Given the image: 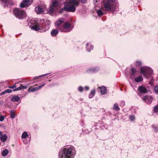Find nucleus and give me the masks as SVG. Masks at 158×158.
I'll use <instances>...</instances> for the list:
<instances>
[{"label": "nucleus", "instance_id": "nucleus-1", "mask_svg": "<svg viewBox=\"0 0 158 158\" xmlns=\"http://www.w3.org/2000/svg\"><path fill=\"white\" fill-rule=\"evenodd\" d=\"M76 153L74 147L71 146L61 149L59 152V158H73Z\"/></svg>", "mask_w": 158, "mask_h": 158}, {"label": "nucleus", "instance_id": "nucleus-2", "mask_svg": "<svg viewBox=\"0 0 158 158\" xmlns=\"http://www.w3.org/2000/svg\"><path fill=\"white\" fill-rule=\"evenodd\" d=\"M79 2L77 0H66L65 3L67 5L64 6V9L66 11L74 12Z\"/></svg>", "mask_w": 158, "mask_h": 158}, {"label": "nucleus", "instance_id": "nucleus-3", "mask_svg": "<svg viewBox=\"0 0 158 158\" xmlns=\"http://www.w3.org/2000/svg\"><path fill=\"white\" fill-rule=\"evenodd\" d=\"M103 5L107 11H112L116 10L117 6L116 0H103Z\"/></svg>", "mask_w": 158, "mask_h": 158}, {"label": "nucleus", "instance_id": "nucleus-4", "mask_svg": "<svg viewBox=\"0 0 158 158\" xmlns=\"http://www.w3.org/2000/svg\"><path fill=\"white\" fill-rule=\"evenodd\" d=\"M59 4L56 0L53 1L48 10V12L51 15H52L53 13H56L58 12L57 10L60 8Z\"/></svg>", "mask_w": 158, "mask_h": 158}, {"label": "nucleus", "instance_id": "nucleus-5", "mask_svg": "<svg viewBox=\"0 0 158 158\" xmlns=\"http://www.w3.org/2000/svg\"><path fill=\"white\" fill-rule=\"evenodd\" d=\"M13 13L15 16L19 19H22L26 17V13L25 11L20 8H16L13 10Z\"/></svg>", "mask_w": 158, "mask_h": 158}, {"label": "nucleus", "instance_id": "nucleus-6", "mask_svg": "<svg viewBox=\"0 0 158 158\" xmlns=\"http://www.w3.org/2000/svg\"><path fill=\"white\" fill-rule=\"evenodd\" d=\"M57 28L61 31L64 32H69L72 29L71 25L68 22L64 23L63 25L59 26L57 27Z\"/></svg>", "mask_w": 158, "mask_h": 158}, {"label": "nucleus", "instance_id": "nucleus-7", "mask_svg": "<svg viewBox=\"0 0 158 158\" xmlns=\"http://www.w3.org/2000/svg\"><path fill=\"white\" fill-rule=\"evenodd\" d=\"M140 72L145 77H147L148 75L152 73V71L151 69L147 67H142L140 68Z\"/></svg>", "mask_w": 158, "mask_h": 158}, {"label": "nucleus", "instance_id": "nucleus-8", "mask_svg": "<svg viewBox=\"0 0 158 158\" xmlns=\"http://www.w3.org/2000/svg\"><path fill=\"white\" fill-rule=\"evenodd\" d=\"M41 22H42L41 24V32L46 31L48 30L49 28V22L47 21H44V19L41 20Z\"/></svg>", "mask_w": 158, "mask_h": 158}, {"label": "nucleus", "instance_id": "nucleus-9", "mask_svg": "<svg viewBox=\"0 0 158 158\" xmlns=\"http://www.w3.org/2000/svg\"><path fill=\"white\" fill-rule=\"evenodd\" d=\"M142 99L147 104H150L152 102V98L150 96L145 95L142 97Z\"/></svg>", "mask_w": 158, "mask_h": 158}, {"label": "nucleus", "instance_id": "nucleus-10", "mask_svg": "<svg viewBox=\"0 0 158 158\" xmlns=\"http://www.w3.org/2000/svg\"><path fill=\"white\" fill-rule=\"evenodd\" d=\"M136 73V69L134 68H131L130 73V78L132 79H133L135 77Z\"/></svg>", "mask_w": 158, "mask_h": 158}, {"label": "nucleus", "instance_id": "nucleus-11", "mask_svg": "<svg viewBox=\"0 0 158 158\" xmlns=\"http://www.w3.org/2000/svg\"><path fill=\"white\" fill-rule=\"evenodd\" d=\"M30 4L29 0H23L20 3V6L22 8H24Z\"/></svg>", "mask_w": 158, "mask_h": 158}, {"label": "nucleus", "instance_id": "nucleus-12", "mask_svg": "<svg viewBox=\"0 0 158 158\" xmlns=\"http://www.w3.org/2000/svg\"><path fill=\"white\" fill-rule=\"evenodd\" d=\"M45 84H42V85H39L38 87H36L34 88H32V87H30L28 89L29 91H31L32 92H34L38 90L39 89L42 88L45 85Z\"/></svg>", "mask_w": 158, "mask_h": 158}, {"label": "nucleus", "instance_id": "nucleus-13", "mask_svg": "<svg viewBox=\"0 0 158 158\" xmlns=\"http://www.w3.org/2000/svg\"><path fill=\"white\" fill-rule=\"evenodd\" d=\"M138 89L141 93H146L147 92L146 88L143 85L139 86L138 88Z\"/></svg>", "mask_w": 158, "mask_h": 158}, {"label": "nucleus", "instance_id": "nucleus-14", "mask_svg": "<svg viewBox=\"0 0 158 158\" xmlns=\"http://www.w3.org/2000/svg\"><path fill=\"white\" fill-rule=\"evenodd\" d=\"M35 10L37 14H42L44 12V8L41 6H39L35 8Z\"/></svg>", "mask_w": 158, "mask_h": 158}, {"label": "nucleus", "instance_id": "nucleus-15", "mask_svg": "<svg viewBox=\"0 0 158 158\" xmlns=\"http://www.w3.org/2000/svg\"><path fill=\"white\" fill-rule=\"evenodd\" d=\"M64 21V19L62 18H60L55 23V25L58 27L59 26H61L60 25Z\"/></svg>", "mask_w": 158, "mask_h": 158}, {"label": "nucleus", "instance_id": "nucleus-16", "mask_svg": "<svg viewBox=\"0 0 158 158\" xmlns=\"http://www.w3.org/2000/svg\"><path fill=\"white\" fill-rule=\"evenodd\" d=\"M42 22H41L40 23V24L38 25H36L33 27V28L36 31H38L41 32V24Z\"/></svg>", "mask_w": 158, "mask_h": 158}, {"label": "nucleus", "instance_id": "nucleus-17", "mask_svg": "<svg viewBox=\"0 0 158 158\" xmlns=\"http://www.w3.org/2000/svg\"><path fill=\"white\" fill-rule=\"evenodd\" d=\"M99 70V68L98 67H95L89 68V70L91 72L94 73L98 72Z\"/></svg>", "mask_w": 158, "mask_h": 158}, {"label": "nucleus", "instance_id": "nucleus-18", "mask_svg": "<svg viewBox=\"0 0 158 158\" xmlns=\"http://www.w3.org/2000/svg\"><path fill=\"white\" fill-rule=\"evenodd\" d=\"M27 87L26 86H24L23 85L21 84L20 86L17 88L13 90L14 91H15L18 90H21L23 89H26L27 88Z\"/></svg>", "mask_w": 158, "mask_h": 158}, {"label": "nucleus", "instance_id": "nucleus-19", "mask_svg": "<svg viewBox=\"0 0 158 158\" xmlns=\"http://www.w3.org/2000/svg\"><path fill=\"white\" fill-rule=\"evenodd\" d=\"M20 99V98L18 96H14L12 97L10 100L13 102H17L19 101Z\"/></svg>", "mask_w": 158, "mask_h": 158}, {"label": "nucleus", "instance_id": "nucleus-20", "mask_svg": "<svg viewBox=\"0 0 158 158\" xmlns=\"http://www.w3.org/2000/svg\"><path fill=\"white\" fill-rule=\"evenodd\" d=\"M100 91L101 93L102 94H106L107 92L106 88L104 86H101L100 88Z\"/></svg>", "mask_w": 158, "mask_h": 158}, {"label": "nucleus", "instance_id": "nucleus-21", "mask_svg": "<svg viewBox=\"0 0 158 158\" xmlns=\"http://www.w3.org/2000/svg\"><path fill=\"white\" fill-rule=\"evenodd\" d=\"M7 136L6 135H2L0 136V139L2 142H5L7 140Z\"/></svg>", "mask_w": 158, "mask_h": 158}, {"label": "nucleus", "instance_id": "nucleus-22", "mask_svg": "<svg viewBox=\"0 0 158 158\" xmlns=\"http://www.w3.org/2000/svg\"><path fill=\"white\" fill-rule=\"evenodd\" d=\"M4 3L8 4H13L12 0H1Z\"/></svg>", "mask_w": 158, "mask_h": 158}, {"label": "nucleus", "instance_id": "nucleus-23", "mask_svg": "<svg viewBox=\"0 0 158 158\" xmlns=\"http://www.w3.org/2000/svg\"><path fill=\"white\" fill-rule=\"evenodd\" d=\"M58 33V30L55 29L52 30L51 32V34L52 36H55Z\"/></svg>", "mask_w": 158, "mask_h": 158}, {"label": "nucleus", "instance_id": "nucleus-24", "mask_svg": "<svg viewBox=\"0 0 158 158\" xmlns=\"http://www.w3.org/2000/svg\"><path fill=\"white\" fill-rule=\"evenodd\" d=\"M10 117L12 118H15V111L12 110L10 111Z\"/></svg>", "mask_w": 158, "mask_h": 158}, {"label": "nucleus", "instance_id": "nucleus-25", "mask_svg": "<svg viewBox=\"0 0 158 158\" xmlns=\"http://www.w3.org/2000/svg\"><path fill=\"white\" fill-rule=\"evenodd\" d=\"M143 80V78L141 76H139L137 77H136L135 80L136 82H139L142 81Z\"/></svg>", "mask_w": 158, "mask_h": 158}, {"label": "nucleus", "instance_id": "nucleus-26", "mask_svg": "<svg viewBox=\"0 0 158 158\" xmlns=\"http://www.w3.org/2000/svg\"><path fill=\"white\" fill-rule=\"evenodd\" d=\"M95 89H93L92 90L90 94L89 95V98H92L94 96L95 94Z\"/></svg>", "mask_w": 158, "mask_h": 158}, {"label": "nucleus", "instance_id": "nucleus-27", "mask_svg": "<svg viewBox=\"0 0 158 158\" xmlns=\"http://www.w3.org/2000/svg\"><path fill=\"white\" fill-rule=\"evenodd\" d=\"M9 152L8 150L7 149H5L2 152V156L3 157L6 156Z\"/></svg>", "mask_w": 158, "mask_h": 158}, {"label": "nucleus", "instance_id": "nucleus-28", "mask_svg": "<svg viewBox=\"0 0 158 158\" xmlns=\"http://www.w3.org/2000/svg\"><path fill=\"white\" fill-rule=\"evenodd\" d=\"M93 46L90 45H89V44H87L86 46V50L88 52H89L91 50L93 49Z\"/></svg>", "mask_w": 158, "mask_h": 158}, {"label": "nucleus", "instance_id": "nucleus-29", "mask_svg": "<svg viewBox=\"0 0 158 158\" xmlns=\"http://www.w3.org/2000/svg\"><path fill=\"white\" fill-rule=\"evenodd\" d=\"M97 13L98 16L100 17L102 16L103 15V13L101 9L97 10Z\"/></svg>", "mask_w": 158, "mask_h": 158}, {"label": "nucleus", "instance_id": "nucleus-30", "mask_svg": "<svg viewBox=\"0 0 158 158\" xmlns=\"http://www.w3.org/2000/svg\"><path fill=\"white\" fill-rule=\"evenodd\" d=\"M113 109L115 110H120L119 107L116 103L114 104Z\"/></svg>", "mask_w": 158, "mask_h": 158}, {"label": "nucleus", "instance_id": "nucleus-31", "mask_svg": "<svg viewBox=\"0 0 158 158\" xmlns=\"http://www.w3.org/2000/svg\"><path fill=\"white\" fill-rule=\"evenodd\" d=\"M153 128V130L155 132H158V127L157 125H152V126Z\"/></svg>", "mask_w": 158, "mask_h": 158}, {"label": "nucleus", "instance_id": "nucleus-32", "mask_svg": "<svg viewBox=\"0 0 158 158\" xmlns=\"http://www.w3.org/2000/svg\"><path fill=\"white\" fill-rule=\"evenodd\" d=\"M28 136V135L27 133L25 131L22 134V138H26Z\"/></svg>", "mask_w": 158, "mask_h": 158}, {"label": "nucleus", "instance_id": "nucleus-33", "mask_svg": "<svg viewBox=\"0 0 158 158\" xmlns=\"http://www.w3.org/2000/svg\"><path fill=\"white\" fill-rule=\"evenodd\" d=\"M125 102L123 101L122 100L120 101V106L121 107H123L125 105Z\"/></svg>", "mask_w": 158, "mask_h": 158}, {"label": "nucleus", "instance_id": "nucleus-34", "mask_svg": "<svg viewBox=\"0 0 158 158\" xmlns=\"http://www.w3.org/2000/svg\"><path fill=\"white\" fill-rule=\"evenodd\" d=\"M153 111L155 112H158V105L154 107Z\"/></svg>", "mask_w": 158, "mask_h": 158}, {"label": "nucleus", "instance_id": "nucleus-35", "mask_svg": "<svg viewBox=\"0 0 158 158\" xmlns=\"http://www.w3.org/2000/svg\"><path fill=\"white\" fill-rule=\"evenodd\" d=\"M136 66H139L140 65H141L142 64L141 62L140 61H136Z\"/></svg>", "mask_w": 158, "mask_h": 158}, {"label": "nucleus", "instance_id": "nucleus-36", "mask_svg": "<svg viewBox=\"0 0 158 158\" xmlns=\"http://www.w3.org/2000/svg\"><path fill=\"white\" fill-rule=\"evenodd\" d=\"M129 118L130 120L131 121H133L135 119V117L134 115L130 116Z\"/></svg>", "mask_w": 158, "mask_h": 158}, {"label": "nucleus", "instance_id": "nucleus-37", "mask_svg": "<svg viewBox=\"0 0 158 158\" xmlns=\"http://www.w3.org/2000/svg\"><path fill=\"white\" fill-rule=\"evenodd\" d=\"M6 92L7 93H10L12 92V90L10 89H7L5 90Z\"/></svg>", "mask_w": 158, "mask_h": 158}, {"label": "nucleus", "instance_id": "nucleus-38", "mask_svg": "<svg viewBox=\"0 0 158 158\" xmlns=\"http://www.w3.org/2000/svg\"><path fill=\"white\" fill-rule=\"evenodd\" d=\"M83 88L81 86H80L78 88V90L80 92H82L83 91Z\"/></svg>", "mask_w": 158, "mask_h": 158}, {"label": "nucleus", "instance_id": "nucleus-39", "mask_svg": "<svg viewBox=\"0 0 158 158\" xmlns=\"http://www.w3.org/2000/svg\"><path fill=\"white\" fill-rule=\"evenodd\" d=\"M154 89L155 92L156 93H158V86H156L154 88Z\"/></svg>", "mask_w": 158, "mask_h": 158}, {"label": "nucleus", "instance_id": "nucleus-40", "mask_svg": "<svg viewBox=\"0 0 158 158\" xmlns=\"http://www.w3.org/2000/svg\"><path fill=\"white\" fill-rule=\"evenodd\" d=\"M16 86L15 85H13L12 86H9V88H11V89H14V88H16Z\"/></svg>", "mask_w": 158, "mask_h": 158}, {"label": "nucleus", "instance_id": "nucleus-41", "mask_svg": "<svg viewBox=\"0 0 158 158\" xmlns=\"http://www.w3.org/2000/svg\"><path fill=\"white\" fill-rule=\"evenodd\" d=\"M4 120V117L3 116H0V121H2Z\"/></svg>", "mask_w": 158, "mask_h": 158}, {"label": "nucleus", "instance_id": "nucleus-42", "mask_svg": "<svg viewBox=\"0 0 158 158\" xmlns=\"http://www.w3.org/2000/svg\"><path fill=\"white\" fill-rule=\"evenodd\" d=\"M6 93V91H5V90L4 91H3L0 94V95H3L5 94Z\"/></svg>", "mask_w": 158, "mask_h": 158}, {"label": "nucleus", "instance_id": "nucleus-43", "mask_svg": "<svg viewBox=\"0 0 158 158\" xmlns=\"http://www.w3.org/2000/svg\"><path fill=\"white\" fill-rule=\"evenodd\" d=\"M86 1V0H81V2L83 3H85Z\"/></svg>", "mask_w": 158, "mask_h": 158}, {"label": "nucleus", "instance_id": "nucleus-44", "mask_svg": "<svg viewBox=\"0 0 158 158\" xmlns=\"http://www.w3.org/2000/svg\"><path fill=\"white\" fill-rule=\"evenodd\" d=\"M89 87H88V86H85V89L86 90H89Z\"/></svg>", "mask_w": 158, "mask_h": 158}, {"label": "nucleus", "instance_id": "nucleus-45", "mask_svg": "<svg viewBox=\"0 0 158 158\" xmlns=\"http://www.w3.org/2000/svg\"><path fill=\"white\" fill-rule=\"evenodd\" d=\"M97 2V0H93V3L94 4H95L96 2Z\"/></svg>", "mask_w": 158, "mask_h": 158}, {"label": "nucleus", "instance_id": "nucleus-46", "mask_svg": "<svg viewBox=\"0 0 158 158\" xmlns=\"http://www.w3.org/2000/svg\"><path fill=\"white\" fill-rule=\"evenodd\" d=\"M48 75V74L47 73V74H45L42 75H41L39 77H43V76H45L47 75Z\"/></svg>", "mask_w": 158, "mask_h": 158}, {"label": "nucleus", "instance_id": "nucleus-47", "mask_svg": "<svg viewBox=\"0 0 158 158\" xmlns=\"http://www.w3.org/2000/svg\"><path fill=\"white\" fill-rule=\"evenodd\" d=\"M2 135V132L0 131V135Z\"/></svg>", "mask_w": 158, "mask_h": 158}]
</instances>
